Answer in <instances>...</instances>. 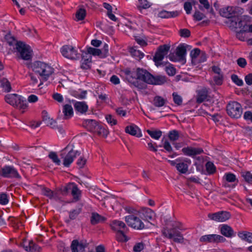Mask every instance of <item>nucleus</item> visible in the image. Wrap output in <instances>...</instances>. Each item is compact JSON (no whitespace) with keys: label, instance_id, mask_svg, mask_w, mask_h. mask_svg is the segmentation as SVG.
Returning a JSON list of instances; mask_svg holds the SVG:
<instances>
[{"label":"nucleus","instance_id":"nucleus-1","mask_svg":"<svg viewBox=\"0 0 252 252\" xmlns=\"http://www.w3.org/2000/svg\"><path fill=\"white\" fill-rule=\"evenodd\" d=\"M183 229L182 224L179 221H169L165 224V227L161 229V233L164 237L172 239L177 243H182L184 237L179 230Z\"/></svg>","mask_w":252,"mask_h":252},{"label":"nucleus","instance_id":"nucleus-2","mask_svg":"<svg viewBox=\"0 0 252 252\" xmlns=\"http://www.w3.org/2000/svg\"><path fill=\"white\" fill-rule=\"evenodd\" d=\"M4 39L9 46H13V48L19 53L21 59L29 60L31 58V52L29 45L22 41H17L10 33L5 35Z\"/></svg>","mask_w":252,"mask_h":252},{"label":"nucleus","instance_id":"nucleus-3","mask_svg":"<svg viewBox=\"0 0 252 252\" xmlns=\"http://www.w3.org/2000/svg\"><path fill=\"white\" fill-rule=\"evenodd\" d=\"M122 76L129 83L139 89H143L146 85L137 80V68L126 67L121 71Z\"/></svg>","mask_w":252,"mask_h":252},{"label":"nucleus","instance_id":"nucleus-4","mask_svg":"<svg viewBox=\"0 0 252 252\" xmlns=\"http://www.w3.org/2000/svg\"><path fill=\"white\" fill-rule=\"evenodd\" d=\"M33 71L39 74L42 78L46 81L54 72V69L48 64L40 62H35L32 65Z\"/></svg>","mask_w":252,"mask_h":252},{"label":"nucleus","instance_id":"nucleus-5","mask_svg":"<svg viewBox=\"0 0 252 252\" xmlns=\"http://www.w3.org/2000/svg\"><path fill=\"white\" fill-rule=\"evenodd\" d=\"M5 101L11 105L25 109L28 107L26 100L17 94H7L5 96Z\"/></svg>","mask_w":252,"mask_h":252},{"label":"nucleus","instance_id":"nucleus-6","mask_svg":"<svg viewBox=\"0 0 252 252\" xmlns=\"http://www.w3.org/2000/svg\"><path fill=\"white\" fill-rule=\"evenodd\" d=\"M170 48V46L168 44H163L158 47L153 57V61L157 67L165 65V64L162 62V61L164 56L167 54Z\"/></svg>","mask_w":252,"mask_h":252},{"label":"nucleus","instance_id":"nucleus-7","mask_svg":"<svg viewBox=\"0 0 252 252\" xmlns=\"http://www.w3.org/2000/svg\"><path fill=\"white\" fill-rule=\"evenodd\" d=\"M226 111L230 117L238 119L241 117L242 114V108L239 103L233 101L227 104Z\"/></svg>","mask_w":252,"mask_h":252},{"label":"nucleus","instance_id":"nucleus-8","mask_svg":"<svg viewBox=\"0 0 252 252\" xmlns=\"http://www.w3.org/2000/svg\"><path fill=\"white\" fill-rule=\"evenodd\" d=\"M61 52L63 57L71 60H78L80 58V54L71 45L63 46L61 49Z\"/></svg>","mask_w":252,"mask_h":252},{"label":"nucleus","instance_id":"nucleus-9","mask_svg":"<svg viewBox=\"0 0 252 252\" xmlns=\"http://www.w3.org/2000/svg\"><path fill=\"white\" fill-rule=\"evenodd\" d=\"M1 176L4 178L21 179V176L17 170L12 166L5 165L1 168Z\"/></svg>","mask_w":252,"mask_h":252},{"label":"nucleus","instance_id":"nucleus-10","mask_svg":"<svg viewBox=\"0 0 252 252\" xmlns=\"http://www.w3.org/2000/svg\"><path fill=\"white\" fill-rule=\"evenodd\" d=\"M226 241V239L220 235L208 234L202 236L199 238V241L205 243H223Z\"/></svg>","mask_w":252,"mask_h":252},{"label":"nucleus","instance_id":"nucleus-11","mask_svg":"<svg viewBox=\"0 0 252 252\" xmlns=\"http://www.w3.org/2000/svg\"><path fill=\"white\" fill-rule=\"evenodd\" d=\"M125 220L127 224L137 229H142L144 228L145 225L141 220L137 216L133 215H129L125 217Z\"/></svg>","mask_w":252,"mask_h":252},{"label":"nucleus","instance_id":"nucleus-12","mask_svg":"<svg viewBox=\"0 0 252 252\" xmlns=\"http://www.w3.org/2000/svg\"><path fill=\"white\" fill-rule=\"evenodd\" d=\"M89 243L86 240H73L71 244L70 248L72 252H85V249L88 248Z\"/></svg>","mask_w":252,"mask_h":252},{"label":"nucleus","instance_id":"nucleus-13","mask_svg":"<svg viewBox=\"0 0 252 252\" xmlns=\"http://www.w3.org/2000/svg\"><path fill=\"white\" fill-rule=\"evenodd\" d=\"M208 216L211 220L223 222L229 219L231 215L229 212L227 211H220L213 214H209Z\"/></svg>","mask_w":252,"mask_h":252},{"label":"nucleus","instance_id":"nucleus-14","mask_svg":"<svg viewBox=\"0 0 252 252\" xmlns=\"http://www.w3.org/2000/svg\"><path fill=\"white\" fill-rule=\"evenodd\" d=\"M20 246L29 252H40L41 251V248L32 241H28L23 240V242L20 243Z\"/></svg>","mask_w":252,"mask_h":252},{"label":"nucleus","instance_id":"nucleus-15","mask_svg":"<svg viewBox=\"0 0 252 252\" xmlns=\"http://www.w3.org/2000/svg\"><path fill=\"white\" fill-rule=\"evenodd\" d=\"M137 73H138L137 80H138L139 81L141 80L148 84L152 83L151 79L153 78V75L146 69L137 67Z\"/></svg>","mask_w":252,"mask_h":252},{"label":"nucleus","instance_id":"nucleus-16","mask_svg":"<svg viewBox=\"0 0 252 252\" xmlns=\"http://www.w3.org/2000/svg\"><path fill=\"white\" fill-rule=\"evenodd\" d=\"M176 161L178 162L176 164L177 170L182 174H186L188 171L189 165L191 163L190 160L187 158H179L176 159Z\"/></svg>","mask_w":252,"mask_h":252},{"label":"nucleus","instance_id":"nucleus-17","mask_svg":"<svg viewBox=\"0 0 252 252\" xmlns=\"http://www.w3.org/2000/svg\"><path fill=\"white\" fill-rule=\"evenodd\" d=\"M80 151L74 150L72 149H71L66 154L63 159V165L65 167H69L73 161L74 158H76L77 156H80Z\"/></svg>","mask_w":252,"mask_h":252},{"label":"nucleus","instance_id":"nucleus-18","mask_svg":"<svg viewBox=\"0 0 252 252\" xmlns=\"http://www.w3.org/2000/svg\"><path fill=\"white\" fill-rule=\"evenodd\" d=\"M98 122L93 119H86L83 121L82 126L92 132H95L96 130L98 128Z\"/></svg>","mask_w":252,"mask_h":252},{"label":"nucleus","instance_id":"nucleus-19","mask_svg":"<svg viewBox=\"0 0 252 252\" xmlns=\"http://www.w3.org/2000/svg\"><path fill=\"white\" fill-rule=\"evenodd\" d=\"M182 151L185 155L192 158L202 154L204 152L201 148H194L190 146L183 148Z\"/></svg>","mask_w":252,"mask_h":252},{"label":"nucleus","instance_id":"nucleus-20","mask_svg":"<svg viewBox=\"0 0 252 252\" xmlns=\"http://www.w3.org/2000/svg\"><path fill=\"white\" fill-rule=\"evenodd\" d=\"M74 110L76 113L85 114L88 110V105L85 101L72 100Z\"/></svg>","mask_w":252,"mask_h":252},{"label":"nucleus","instance_id":"nucleus-21","mask_svg":"<svg viewBox=\"0 0 252 252\" xmlns=\"http://www.w3.org/2000/svg\"><path fill=\"white\" fill-rule=\"evenodd\" d=\"M220 233L224 236L227 238H232L235 236V233L232 228L229 225L225 224L220 226Z\"/></svg>","mask_w":252,"mask_h":252},{"label":"nucleus","instance_id":"nucleus-22","mask_svg":"<svg viewBox=\"0 0 252 252\" xmlns=\"http://www.w3.org/2000/svg\"><path fill=\"white\" fill-rule=\"evenodd\" d=\"M125 132L137 137H140L142 136V133L140 129L137 126L134 124L126 126L125 128Z\"/></svg>","mask_w":252,"mask_h":252},{"label":"nucleus","instance_id":"nucleus-23","mask_svg":"<svg viewBox=\"0 0 252 252\" xmlns=\"http://www.w3.org/2000/svg\"><path fill=\"white\" fill-rule=\"evenodd\" d=\"M209 96V89L203 88L198 91L196 96V102L201 103L206 100H208Z\"/></svg>","mask_w":252,"mask_h":252},{"label":"nucleus","instance_id":"nucleus-24","mask_svg":"<svg viewBox=\"0 0 252 252\" xmlns=\"http://www.w3.org/2000/svg\"><path fill=\"white\" fill-rule=\"evenodd\" d=\"M220 15L225 18L230 19L235 16V12L234 8L232 6L224 7L220 9Z\"/></svg>","mask_w":252,"mask_h":252},{"label":"nucleus","instance_id":"nucleus-25","mask_svg":"<svg viewBox=\"0 0 252 252\" xmlns=\"http://www.w3.org/2000/svg\"><path fill=\"white\" fill-rule=\"evenodd\" d=\"M106 220V218L105 217L101 216L96 212H93L91 213L90 222L92 225L103 223L105 222Z\"/></svg>","mask_w":252,"mask_h":252},{"label":"nucleus","instance_id":"nucleus-26","mask_svg":"<svg viewBox=\"0 0 252 252\" xmlns=\"http://www.w3.org/2000/svg\"><path fill=\"white\" fill-rule=\"evenodd\" d=\"M42 118L43 122L47 126L52 128H55L56 126V122L53 119H51L48 115L47 112L43 110L42 112Z\"/></svg>","mask_w":252,"mask_h":252},{"label":"nucleus","instance_id":"nucleus-27","mask_svg":"<svg viewBox=\"0 0 252 252\" xmlns=\"http://www.w3.org/2000/svg\"><path fill=\"white\" fill-rule=\"evenodd\" d=\"M110 226L112 229L116 231L124 230L126 228L125 223L123 221L119 220H112L110 223Z\"/></svg>","mask_w":252,"mask_h":252},{"label":"nucleus","instance_id":"nucleus-28","mask_svg":"<svg viewBox=\"0 0 252 252\" xmlns=\"http://www.w3.org/2000/svg\"><path fill=\"white\" fill-rule=\"evenodd\" d=\"M227 23L228 24L229 28L232 29H236L238 28H241L242 26V21L235 16L228 19Z\"/></svg>","mask_w":252,"mask_h":252},{"label":"nucleus","instance_id":"nucleus-29","mask_svg":"<svg viewBox=\"0 0 252 252\" xmlns=\"http://www.w3.org/2000/svg\"><path fill=\"white\" fill-rule=\"evenodd\" d=\"M71 189L70 192L73 197V201H79L81 198L82 191L78 189L77 185L74 183Z\"/></svg>","mask_w":252,"mask_h":252},{"label":"nucleus","instance_id":"nucleus-30","mask_svg":"<svg viewBox=\"0 0 252 252\" xmlns=\"http://www.w3.org/2000/svg\"><path fill=\"white\" fill-rule=\"evenodd\" d=\"M151 81L152 83H150L151 85H161L164 84L167 81V78L165 76L158 75L156 76H154L153 75V78H151Z\"/></svg>","mask_w":252,"mask_h":252},{"label":"nucleus","instance_id":"nucleus-31","mask_svg":"<svg viewBox=\"0 0 252 252\" xmlns=\"http://www.w3.org/2000/svg\"><path fill=\"white\" fill-rule=\"evenodd\" d=\"M187 53L186 46L184 44H180L176 48V54L180 61L185 59Z\"/></svg>","mask_w":252,"mask_h":252},{"label":"nucleus","instance_id":"nucleus-32","mask_svg":"<svg viewBox=\"0 0 252 252\" xmlns=\"http://www.w3.org/2000/svg\"><path fill=\"white\" fill-rule=\"evenodd\" d=\"M238 236L242 240L249 243H252V233L248 231H240L238 233Z\"/></svg>","mask_w":252,"mask_h":252},{"label":"nucleus","instance_id":"nucleus-33","mask_svg":"<svg viewBox=\"0 0 252 252\" xmlns=\"http://www.w3.org/2000/svg\"><path fill=\"white\" fill-rule=\"evenodd\" d=\"M224 177L227 182L234 183L233 187H235L239 182L238 180L236 178V176L232 173H226Z\"/></svg>","mask_w":252,"mask_h":252},{"label":"nucleus","instance_id":"nucleus-34","mask_svg":"<svg viewBox=\"0 0 252 252\" xmlns=\"http://www.w3.org/2000/svg\"><path fill=\"white\" fill-rule=\"evenodd\" d=\"M63 113L65 119L71 117L73 114V108L71 105L66 104L63 107Z\"/></svg>","mask_w":252,"mask_h":252},{"label":"nucleus","instance_id":"nucleus-35","mask_svg":"<svg viewBox=\"0 0 252 252\" xmlns=\"http://www.w3.org/2000/svg\"><path fill=\"white\" fill-rule=\"evenodd\" d=\"M142 214L144 217V219L148 221L154 220L155 213L149 208L144 210Z\"/></svg>","mask_w":252,"mask_h":252},{"label":"nucleus","instance_id":"nucleus-36","mask_svg":"<svg viewBox=\"0 0 252 252\" xmlns=\"http://www.w3.org/2000/svg\"><path fill=\"white\" fill-rule=\"evenodd\" d=\"M86 16V11L84 8H79L77 10L75 14L76 21L83 20Z\"/></svg>","mask_w":252,"mask_h":252},{"label":"nucleus","instance_id":"nucleus-37","mask_svg":"<svg viewBox=\"0 0 252 252\" xmlns=\"http://www.w3.org/2000/svg\"><path fill=\"white\" fill-rule=\"evenodd\" d=\"M129 52L132 56L135 58L136 59L140 60L144 56L143 53L141 52L139 50H138L135 48V47H132L130 49Z\"/></svg>","mask_w":252,"mask_h":252},{"label":"nucleus","instance_id":"nucleus-38","mask_svg":"<svg viewBox=\"0 0 252 252\" xmlns=\"http://www.w3.org/2000/svg\"><path fill=\"white\" fill-rule=\"evenodd\" d=\"M163 147L167 152L172 153V155L169 156V157L173 158L178 156L176 153L173 152L172 148L168 141H165L163 143Z\"/></svg>","mask_w":252,"mask_h":252},{"label":"nucleus","instance_id":"nucleus-39","mask_svg":"<svg viewBox=\"0 0 252 252\" xmlns=\"http://www.w3.org/2000/svg\"><path fill=\"white\" fill-rule=\"evenodd\" d=\"M166 100L160 96H156L153 100V104L155 106L160 107L163 106L165 103Z\"/></svg>","mask_w":252,"mask_h":252},{"label":"nucleus","instance_id":"nucleus-40","mask_svg":"<svg viewBox=\"0 0 252 252\" xmlns=\"http://www.w3.org/2000/svg\"><path fill=\"white\" fill-rule=\"evenodd\" d=\"M0 82H1V87L5 92H9L11 91V84L7 79L2 78Z\"/></svg>","mask_w":252,"mask_h":252},{"label":"nucleus","instance_id":"nucleus-41","mask_svg":"<svg viewBox=\"0 0 252 252\" xmlns=\"http://www.w3.org/2000/svg\"><path fill=\"white\" fill-rule=\"evenodd\" d=\"M42 194L50 199H52L56 196V193L48 188H43L42 190Z\"/></svg>","mask_w":252,"mask_h":252},{"label":"nucleus","instance_id":"nucleus-42","mask_svg":"<svg viewBox=\"0 0 252 252\" xmlns=\"http://www.w3.org/2000/svg\"><path fill=\"white\" fill-rule=\"evenodd\" d=\"M147 132L153 139L158 140L162 135V132L160 130H147Z\"/></svg>","mask_w":252,"mask_h":252},{"label":"nucleus","instance_id":"nucleus-43","mask_svg":"<svg viewBox=\"0 0 252 252\" xmlns=\"http://www.w3.org/2000/svg\"><path fill=\"white\" fill-rule=\"evenodd\" d=\"M116 239L118 241L121 242H126L128 241L126 236L125 234L124 230L117 231Z\"/></svg>","mask_w":252,"mask_h":252},{"label":"nucleus","instance_id":"nucleus-44","mask_svg":"<svg viewBox=\"0 0 252 252\" xmlns=\"http://www.w3.org/2000/svg\"><path fill=\"white\" fill-rule=\"evenodd\" d=\"M165 71L169 76H174L176 73V69L174 67L173 65L171 63H168L165 67Z\"/></svg>","mask_w":252,"mask_h":252},{"label":"nucleus","instance_id":"nucleus-45","mask_svg":"<svg viewBox=\"0 0 252 252\" xmlns=\"http://www.w3.org/2000/svg\"><path fill=\"white\" fill-rule=\"evenodd\" d=\"M169 139L172 141L177 140L179 138V133L177 130H172L168 133Z\"/></svg>","mask_w":252,"mask_h":252},{"label":"nucleus","instance_id":"nucleus-46","mask_svg":"<svg viewBox=\"0 0 252 252\" xmlns=\"http://www.w3.org/2000/svg\"><path fill=\"white\" fill-rule=\"evenodd\" d=\"M49 158L52 160V161L57 165H60L61 164V160L59 158L56 153L54 152H51L49 155Z\"/></svg>","mask_w":252,"mask_h":252},{"label":"nucleus","instance_id":"nucleus-47","mask_svg":"<svg viewBox=\"0 0 252 252\" xmlns=\"http://www.w3.org/2000/svg\"><path fill=\"white\" fill-rule=\"evenodd\" d=\"M241 175L247 183L252 185V174L250 171L243 172Z\"/></svg>","mask_w":252,"mask_h":252},{"label":"nucleus","instance_id":"nucleus-48","mask_svg":"<svg viewBox=\"0 0 252 252\" xmlns=\"http://www.w3.org/2000/svg\"><path fill=\"white\" fill-rule=\"evenodd\" d=\"M95 133H97L98 135L106 137L108 134V131L103 126L98 125V128Z\"/></svg>","mask_w":252,"mask_h":252},{"label":"nucleus","instance_id":"nucleus-49","mask_svg":"<svg viewBox=\"0 0 252 252\" xmlns=\"http://www.w3.org/2000/svg\"><path fill=\"white\" fill-rule=\"evenodd\" d=\"M82 211L81 208L74 209L69 212V217L70 220H75Z\"/></svg>","mask_w":252,"mask_h":252},{"label":"nucleus","instance_id":"nucleus-50","mask_svg":"<svg viewBox=\"0 0 252 252\" xmlns=\"http://www.w3.org/2000/svg\"><path fill=\"white\" fill-rule=\"evenodd\" d=\"M145 247V244L142 242L136 243L133 247L134 252H141Z\"/></svg>","mask_w":252,"mask_h":252},{"label":"nucleus","instance_id":"nucleus-51","mask_svg":"<svg viewBox=\"0 0 252 252\" xmlns=\"http://www.w3.org/2000/svg\"><path fill=\"white\" fill-rule=\"evenodd\" d=\"M206 170L209 174H213L216 172V167L213 162L208 161L206 163Z\"/></svg>","mask_w":252,"mask_h":252},{"label":"nucleus","instance_id":"nucleus-52","mask_svg":"<svg viewBox=\"0 0 252 252\" xmlns=\"http://www.w3.org/2000/svg\"><path fill=\"white\" fill-rule=\"evenodd\" d=\"M213 79L215 83L217 85H221L222 84L223 80V73L215 75L213 77Z\"/></svg>","mask_w":252,"mask_h":252},{"label":"nucleus","instance_id":"nucleus-53","mask_svg":"<svg viewBox=\"0 0 252 252\" xmlns=\"http://www.w3.org/2000/svg\"><path fill=\"white\" fill-rule=\"evenodd\" d=\"M105 119L107 123L110 124L111 126L117 125V121L115 118L114 116L111 114H108L105 116Z\"/></svg>","mask_w":252,"mask_h":252},{"label":"nucleus","instance_id":"nucleus-54","mask_svg":"<svg viewBox=\"0 0 252 252\" xmlns=\"http://www.w3.org/2000/svg\"><path fill=\"white\" fill-rule=\"evenodd\" d=\"M179 34L182 37L188 38L190 36V31L188 29H181L178 32Z\"/></svg>","mask_w":252,"mask_h":252},{"label":"nucleus","instance_id":"nucleus-55","mask_svg":"<svg viewBox=\"0 0 252 252\" xmlns=\"http://www.w3.org/2000/svg\"><path fill=\"white\" fill-rule=\"evenodd\" d=\"M87 50L88 53H90L91 56H99L102 54L101 50L98 49L90 47L87 48Z\"/></svg>","mask_w":252,"mask_h":252},{"label":"nucleus","instance_id":"nucleus-56","mask_svg":"<svg viewBox=\"0 0 252 252\" xmlns=\"http://www.w3.org/2000/svg\"><path fill=\"white\" fill-rule=\"evenodd\" d=\"M74 183H69L61 189L62 194L63 195H67L69 192H70L71 189L73 186Z\"/></svg>","mask_w":252,"mask_h":252},{"label":"nucleus","instance_id":"nucleus-57","mask_svg":"<svg viewBox=\"0 0 252 252\" xmlns=\"http://www.w3.org/2000/svg\"><path fill=\"white\" fill-rule=\"evenodd\" d=\"M231 79L238 86H242L243 85V80L239 78L238 76L236 74H232L231 76Z\"/></svg>","mask_w":252,"mask_h":252},{"label":"nucleus","instance_id":"nucleus-58","mask_svg":"<svg viewBox=\"0 0 252 252\" xmlns=\"http://www.w3.org/2000/svg\"><path fill=\"white\" fill-rule=\"evenodd\" d=\"M173 101L177 105H181L182 103V98L176 93H173L172 94Z\"/></svg>","mask_w":252,"mask_h":252},{"label":"nucleus","instance_id":"nucleus-59","mask_svg":"<svg viewBox=\"0 0 252 252\" xmlns=\"http://www.w3.org/2000/svg\"><path fill=\"white\" fill-rule=\"evenodd\" d=\"M8 195L5 193H0V204L6 205L8 203Z\"/></svg>","mask_w":252,"mask_h":252},{"label":"nucleus","instance_id":"nucleus-60","mask_svg":"<svg viewBox=\"0 0 252 252\" xmlns=\"http://www.w3.org/2000/svg\"><path fill=\"white\" fill-rule=\"evenodd\" d=\"M193 16L194 20L197 21H201L206 17L203 13H201L199 11H196Z\"/></svg>","mask_w":252,"mask_h":252},{"label":"nucleus","instance_id":"nucleus-61","mask_svg":"<svg viewBox=\"0 0 252 252\" xmlns=\"http://www.w3.org/2000/svg\"><path fill=\"white\" fill-rule=\"evenodd\" d=\"M139 7L143 9H147L150 7L151 4L147 0H139Z\"/></svg>","mask_w":252,"mask_h":252},{"label":"nucleus","instance_id":"nucleus-62","mask_svg":"<svg viewBox=\"0 0 252 252\" xmlns=\"http://www.w3.org/2000/svg\"><path fill=\"white\" fill-rule=\"evenodd\" d=\"M92 62H87L85 60H81V68L83 69L87 70L91 67V63Z\"/></svg>","mask_w":252,"mask_h":252},{"label":"nucleus","instance_id":"nucleus-63","mask_svg":"<svg viewBox=\"0 0 252 252\" xmlns=\"http://www.w3.org/2000/svg\"><path fill=\"white\" fill-rule=\"evenodd\" d=\"M81 57L82 60H85L87 62H92V56L88 53V51L87 52H82Z\"/></svg>","mask_w":252,"mask_h":252},{"label":"nucleus","instance_id":"nucleus-64","mask_svg":"<svg viewBox=\"0 0 252 252\" xmlns=\"http://www.w3.org/2000/svg\"><path fill=\"white\" fill-rule=\"evenodd\" d=\"M184 7L188 14L190 13L191 10H192V5L190 2H185L184 3Z\"/></svg>","mask_w":252,"mask_h":252}]
</instances>
